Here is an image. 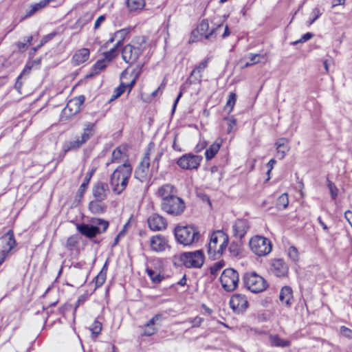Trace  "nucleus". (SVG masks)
I'll return each mask as SVG.
<instances>
[{
	"label": "nucleus",
	"mask_w": 352,
	"mask_h": 352,
	"mask_svg": "<svg viewBox=\"0 0 352 352\" xmlns=\"http://www.w3.org/2000/svg\"><path fill=\"white\" fill-rule=\"evenodd\" d=\"M132 166L128 162L118 166L110 176L109 184L115 195H120L126 188L132 174Z\"/></svg>",
	"instance_id": "obj_1"
},
{
	"label": "nucleus",
	"mask_w": 352,
	"mask_h": 352,
	"mask_svg": "<svg viewBox=\"0 0 352 352\" xmlns=\"http://www.w3.org/2000/svg\"><path fill=\"white\" fill-rule=\"evenodd\" d=\"M145 48L146 41L144 37L137 36L122 48L121 52L122 58L126 63L130 65L140 64L138 60Z\"/></svg>",
	"instance_id": "obj_2"
},
{
	"label": "nucleus",
	"mask_w": 352,
	"mask_h": 352,
	"mask_svg": "<svg viewBox=\"0 0 352 352\" xmlns=\"http://www.w3.org/2000/svg\"><path fill=\"white\" fill-rule=\"evenodd\" d=\"M228 236L221 230L214 232L211 236L208 247L210 257L216 258L221 256L228 245Z\"/></svg>",
	"instance_id": "obj_3"
},
{
	"label": "nucleus",
	"mask_w": 352,
	"mask_h": 352,
	"mask_svg": "<svg viewBox=\"0 0 352 352\" xmlns=\"http://www.w3.org/2000/svg\"><path fill=\"white\" fill-rule=\"evenodd\" d=\"M91 223V225L81 223L77 226L79 232L89 239L106 232L109 227V222L102 219H92Z\"/></svg>",
	"instance_id": "obj_4"
},
{
	"label": "nucleus",
	"mask_w": 352,
	"mask_h": 352,
	"mask_svg": "<svg viewBox=\"0 0 352 352\" xmlns=\"http://www.w3.org/2000/svg\"><path fill=\"white\" fill-rule=\"evenodd\" d=\"M160 206L164 212L174 217L181 215L186 209L184 201L177 194L161 202Z\"/></svg>",
	"instance_id": "obj_5"
},
{
	"label": "nucleus",
	"mask_w": 352,
	"mask_h": 352,
	"mask_svg": "<svg viewBox=\"0 0 352 352\" xmlns=\"http://www.w3.org/2000/svg\"><path fill=\"white\" fill-rule=\"evenodd\" d=\"M243 280L245 287L252 293L261 292L267 287L265 280L256 272L245 273Z\"/></svg>",
	"instance_id": "obj_6"
},
{
	"label": "nucleus",
	"mask_w": 352,
	"mask_h": 352,
	"mask_svg": "<svg viewBox=\"0 0 352 352\" xmlns=\"http://www.w3.org/2000/svg\"><path fill=\"white\" fill-rule=\"evenodd\" d=\"M175 235L177 241L184 245H188L198 241L199 232L192 226L177 227L175 230Z\"/></svg>",
	"instance_id": "obj_7"
},
{
	"label": "nucleus",
	"mask_w": 352,
	"mask_h": 352,
	"mask_svg": "<svg viewBox=\"0 0 352 352\" xmlns=\"http://www.w3.org/2000/svg\"><path fill=\"white\" fill-rule=\"evenodd\" d=\"M250 250L254 254L258 256H264L269 254L272 251V243L265 237L255 236L252 237L249 243Z\"/></svg>",
	"instance_id": "obj_8"
},
{
	"label": "nucleus",
	"mask_w": 352,
	"mask_h": 352,
	"mask_svg": "<svg viewBox=\"0 0 352 352\" xmlns=\"http://www.w3.org/2000/svg\"><path fill=\"white\" fill-rule=\"evenodd\" d=\"M220 282L225 291L229 292L234 291L239 282L238 272L232 268L224 270L220 276Z\"/></svg>",
	"instance_id": "obj_9"
},
{
	"label": "nucleus",
	"mask_w": 352,
	"mask_h": 352,
	"mask_svg": "<svg viewBox=\"0 0 352 352\" xmlns=\"http://www.w3.org/2000/svg\"><path fill=\"white\" fill-rule=\"evenodd\" d=\"M181 262L186 267H201L204 263V255L201 250L185 252L180 256Z\"/></svg>",
	"instance_id": "obj_10"
},
{
	"label": "nucleus",
	"mask_w": 352,
	"mask_h": 352,
	"mask_svg": "<svg viewBox=\"0 0 352 352\" xmlns=\"http://www.w3.org/2000/svg\"><path fill=\"white\" fill-rule=\"evenodd\" d=\"M85 102L84 96L75 97L67 103L66 107L63 109L61 113V119L67 120L71 119L74 116L76 115L80 111L81 105Z\"/></svg>",
	"instance_id": "obj_11"
},
{
	"label": "nucleus",
	"mask_w": 352,
	"mask_h": 352,
	"mask_svg": "<svg viewBox=\"0 0 352 352\" xmlns=\"http://www.w3.org/2000/svg\"><path fill=\"white\" fill-rule=\"evenodd\" d=\"M202 159L201 155L187 153L183 155L177 160V164L183 170L197 169Z\"/></svg>",
	"instance_id": "obj_12"
},
{
	"label": "nucleus",
	"mask_w": 352,
	"mask_h": 352,
	"mask_svg": "<svg viewBox=\"0 0 352 352\" xmlns=\"http://www.w3.org/2000/svg\"><path fill=\"white\" fill-rule=\"evenodd\" d=\"M222 28V23L218 24L215 28H213L210 31H209L208 21V20L204 19L201 21L196 30L194 31L192 34H194L195 32H197L201 36H204L206 39L212 40L216 38L219 31Z\"/></svg>",
	"instance_id": "obj_13"
},
{
	"label": "nucleus",
	"mask_w": 352,
	"mask_h": 352,
	"mask_svg": "<svg viewBox=\"0 0 352 352\" xmlns=\"http://www.w3.org/2000/svg\"><path fill=\"white\" fill-rule=\"evenodd\" d=\"M270 272L278 278H285L287 276L289 266L282 258H274L271 261Z\"/></svg>",
	"instance_id": "obj_14"
},
{
	"label": "nucleus",
	"mask_w": 352,
	"mask_h": 352,
	"mask_svg": "<svg viewBox=\"0 0 352 352\" xmlns=\"http://www.w3.org/2000/svg\"><path fill=\"white\" fill-rule=\"evenodd\" d=\"M232 309L236 314H243L248 307V301L245 295L236 294L233 295L229 302Z\"/></svg>",
	"instance_id": "obj_15"
},
{
	"label": "nucleus",
	"mask_w": 352,
	"mask_h": 352,
	"mask_svg": "<svg viewBox=\"0 0 352 352\" xmlns=\"http://www.w3.org/2000/svg\"><path fill=\"white\" fill-rule=\"evenodd\" d=\"M150 151L151 149L148 148L135 170V177L141 182H143L146 179L148 173V168L150 165Z\"/></svg>",
	"instance_id": "obj_16"
},
{
	"label": "nucleus",
	"mask_w": 352,
	"mask_h": 352,
	"mask_svg": "<svg viewBox=\"0 0 352 352\" xmlns=\"http://www.w3.org/2000/svg\"><path fill=\"white\" fill-rule=\"evenodd\" d=\"M110 192L111 191L109 184L106 182L98 181L93 186V196L98 201L105 200L109 195Z\"/></svg>",
	"instance_id": "obj_17"
},
{
	"label": "nucleus",
	"mask_w": 352,
	"mask_h": 352,
	"mask_svg": "<svg viewBox=\"0 0 352 352\" xmlns=\"http://www.w3.org/2000/svg\"><path fill=\"white\" fill-rule=\"evenodd\" d=\"M168 239L162 234H156L150 239V248L153 252H162L169 248Z\"/></svg>",
	"instance_id": "obj_18"
},
{
	"label": "nucleus",
	"mask_w": 352,
	"mask_h": 352,
	"mask_svg": "<svg viewBox=\"0 0 352 352\" xmlns=\"http://www.w3.org/2000/svg\"><path fill=\"white\" fill-rule=\"evenodd\" d=\"M149 228L153 231H162L166 228V219L158 214H152L147 219Z\"/></svg>",
	"instance_id": "obj_19"
},
{
	"label": "nucleus",
	"mask_w": 352,
	"mask_h": 352,
	"mask_svg": "<svg viewBox=\"0 0 352 352\" xmlns=\"http://www.w3.org/2000/svg\"><path fill=\"white\" fill-rule=\"evenodd\" d=\"M249 229V223L247 219H239L232 226V234L236 239H241Z\"/></svg>",
	"instance_id": "obj_20"
},
{
	"label": "nucleus",
	"mask_w": 352,
	"mask_h": 352,
	"mask_svg": "<svg viewBox=\"0 0 352 352\" xmlns=\"http://www.w3.org/2000/svg\"><path fill=\"white\" fill-rule=\"evenodd\" d=\"M1 239L4 243L1 252L9 255L11 250L16 245L14 232L12 230H9L5 234L3 235Z\"/></svg>",
	"instance_id": "obj_21"
},
{
	"label": "nucleus",
	"mask_w": 352,
	"mask_h": 352,
	"mask_svg": "<svg viewBox=\"0 0 352 352\" xmlns=\"http://www.w3.org/2000/svg\"><path fill=\"white\" fill-rule=\"evenodd\" d=\"M177 192V189L173 185L166 184L157 189V195L161 198V202H163L169 197L175 195Z\"/></svg>",
	"instance_id": "obj_22"
},
{
	"label": "nucleus",
	"mask_w": 352,
	"mask_h": 352,
	"mask_svg": "<svg viewBox=\"0 0 352 352\" xmlns=\"http://www.w3.org/2000/svg\"><path fill=\"white\" fill-rule=\"evenodd\" d=\"M96 131V125L94 122H86L82 125V131L78 138L85 144L91 138H92Z\"/></svg>",
	"instance_id": "obj_23"
},
{
	"label": "nucleus",
	"mask_w": 352,
	"mask_h": 352,
	"mask_svg": "<svg viewBox=\"0 0 352 352\" xmlns=\"http://www.w3.org/2000/svg\"><path fill=\"white\" fill-rule=\"evenodd\" d=\"M209 58H206L201 62L191 72L190 76V82L196 83L201 80V72L208 67Z\"/></svg>",
	"instance_id": "obj_24"
},
{
	"label": "nucleus",
	"mask_w": 352,
	"mask_h": 352,
	"mask_svg": "<svg viewBox=\"0 0 352 352\" xmlns=\"http://www.w3.org/2000/svg\"><path fill=\"white\" fill-rule=\"evenodd\" d=\"M89 58V50L87 48H82L75 52L72 57L73 63L79 65L86 62Z\"/></svg>",
	"instance_id": "obj_25"
},
{
	"label": "nucleus",
	"mask_w": 352,
	"mask_h": 352,
	"mask_svg": "<svg viewBox=\"0 0 352 352\" xmlns=\"http://www.w3.org/2000/svg\"><path fill=\"white\" fill-rule=\"evenodd\" d=\"M222 144V140L221 139H217L215 140V142L212 144L208 148L206 149L205 152V156L206 160H212L215 155L218 153L219 151Z\"/></svg>",
	"instance_id": "obj_26"
},
{
	"label": "nucleus",
	"mask_w": 352,
	"mask_h": 352,
	"mask_svg": "<svg viewBox=\"0 0 352 352\" xmlns=\"http://www.w3.org/2000/svg\"><path fill=\"white\" fill-rule=\"evenodd\" d=\"M270 342L272 346L285 348L291 344V341L288 339L280 338L278 335H270Z\"/></svg>",
	"instance_id": "obj_27"
},
{
	"label": "nucleus",
	"mask_w": 352,
	"mask_h": 352,
	"mask_svg": "<svg viewBox=\"0 0 352 352\" xmlns=\"http://www.w3.org/2000/svg\"><path fill=\"white\" fill-rule=\"evenodd\" d=\"M54 1V0H41L38 3H35L30 6V10L27 11L25 17H29L34 13L40 11L45 8L50 3Z\"/></svg>",
	"instance_id": "obj_28"
},
{
	"label": "nucleus",
	"mask_w": 352,
	"mask_h": 352,
	"mask_svg": "<svg viewBox=\"0 0 352 352\" xmlns=\"http://www.w3.org/2000/svg\"><path fill=\"white\" fill-rule=\"evenodd\" d=\"M288 140L285 138H281L277 140L275 145L276 146L277 157L279 159H283L286 153L289 151V147L286 145Z\"/></svg>",
	"instance_id": "obj_29"
},
{
	"label": "nucleus",
	"mask_w": 352,
	"mask_h": 352,
	"mask_svg": "<svg viewBox=\"0 0 352 352\" xmlns=\"http://www.w3.org/2000/svg\"><path fill=\"white\" fill-rule=\"evenodd\" d=\"M292 297V290L291 287L285 286L281 289L279 299L283 304H285L286 305H290Z\"/></svg>",
	"instance_id": "obj_30"
},
{
	"label": "nucleus",
	"mask_w": 352,
	"mask_h": 352,
	"mask_svg": "<svg viewBox=\"0 0 352 352\" xmlns=\"http://www.w3.org/2000/svg\"><path fill=\"white\" fill-rule=\"evenodd\" d=\"M85 144L81 142V140L76 137V138L72 141H67L64 143L63 146V150L65 153H67L69 151H76L80 148Z\"/></svg>",
	"instance_id": "obj_31"
},
{
	"label": "nucleus",
	"mask_w": 352,
	"mask_h": 352,
	"mask_svg": "<svg viewBox=\"0 0 352 352\" xmlns=\"http://www.w3.org/2000/svg\"><path fill=\"white\" fill-rule=\"evenodd\" d=\"M129 31L128 29H122L118 31H117L113 36H111L109 41H107V43H111L113 41H116V45H120L122 41L124 40V38L128 35Z\"/></svg>",
	"instance_id": "obj_32"
},
{
	"label": "nucleus",
	"mask_w": 352,
	"mask_h": 352,
	"mask_svg": "<svg viewBox=\"0 0 352 352\" xmlns=\"http://www.w3.org/2000/svg\"><path fill=\"white\" fill-rule=\"evenodd\" d=\"M142 66H143L142 64H138L135 66V67L133 69V71L131 72V75L133 76L132 80H131V82L129 83H125L126 89L128 88L129 92H130L131 91V89H133V87L135 83L136 80L139 77V76L141 73V71H142Z\"/></svg>",
	"instance_id": "obj_33"
},
{
	"label": "nucleus",
	"mask_w": 352,
	"mask_h": 352,
	"mask_svg": "<svg viewBox=\"0 0 352 352\" xmlns=\"http://www.w3.org/2000/svg\"><path fill=\"white\" fill-rule=\"evenodd\" d=\"M146 272L153 283H160L164 279V276L148 267H146Z\"/></svg>",
	"instance_id": "obj_34"
},
{
	"label": "nucleus",
	"mask_w": 352,
	"mask_h": 352,
	"mask_svg": "<svg viewBox=\"0 0 352 352\" xmlns=\"http://www.w3.org/2000/svg\"><path fill=\"white\" fill-rule=\"evenodd\" d=\"M126 5L130 11L141 10L145 6V0H127Z\"/></svg>",
	"instance_id": "obj_35"
},
{
	"label": "nucleus",
	"mask_w": 352,
	"mask_h": 352,
	"mask_svg": "<svg viewBox=\"0 0 352 352\" xmlns=\"http://www.w3.org/2000/svg\"><path fill=\"white\" fill-rule=\"evenodd\" d=\"M94 170H93L91 171L88 172L86 174V176L85 177V178L83 179V182L81 184V185L80 186V188L78 189V194H79L80 197H82L83 195V194L85 193V192L87 190V187L89 184V182L91 180V178L94 174Z\"/></svg>",
	"instance_id": "obj_36"
},
{
	"label": "nucleus",
	"mask_w": 352,
	"mask_h": 352,
	"mask_svg": "<svg viewBox=\"0 0 352 352\" xmlns=\"http://www.w3.org/2000/svg\"><path fill=\"white\" fill-rule=\"evenodd\" d=\"M248 58L250 59V60L244 64L243 68H246L260 63L261 61V59L264 58V56L260 54H250L248 55Z\"/></svg>",
	"instance_id": "obj_37"
},
{
	"label": "nucleus",
	"mask_w": 352,
	"mask_h": 352,
	"mask_svg": "<svg viewBox=\"0 0 352 352\" xmlns=\"http://www.w3.org/2000/svg\"><path fill=\"white\" fill-rule=\"evenodd\" d=\"M101 201H91L89 204V209L94 214H101L104 211V207L100 204Z\"/></svg>",
	"instance_id": "obj_38"
},
{
	"label": "nucleus",
	"mask_w": 352,
	"mask_h": 352,
	"mask_svg": "<svg viewBox=\"0 0 352 352\" xmlns=\"http://www.w3.org/2000/svg\"><path fill=\"white\" fill-rule=\"evenodd\" d=\"M107 63H108L104 58L98 60L93 66L92 71L89 74V76H93L96 74H98L101 70L104 69L107 66Z\"/></svg>",
	"instance_id": "obj_39"
},
{
	"label": "nucleus",
	"mask_w": 352,
	"mask_h": 352,
	"mask_svg": "<svg viewBox=\"0 0 352 352\" xmlns=\"http://www.w3.org/2000/svg\"><path fill=\"white\" fill-rule=\"evenodd\" d=\"M107 277V263L104 264L100 273L95 278L96 286L97 287L102 286L105 282Z\"/></svg>",
	"instance_id": "obj_40"
},
{
	"label": "nucleus",
	"mask_w": 352,
	"mask_h": 352,
	"mask_svg": "<svg viewBox=\"0 0 352 352\" xmlns=\"http://www.w3.org/2000/svg\"><path fill=\"white\" fill-rule=\"evenodd\" d=\"M289 204V198L287 193H283L278 197L276 201V207L279 210L285 209Z\"/></svg>",
	"instance_id": "obj_41"
},
{
	"label": "nucleus",
	"mask_w": 352,
	"mask_h": 352,
	"mask_svg": "<svg viewBox=\"0 0 352 352\" xmlns=\"http://www.w3.org/2000/svg\"><path fill=\"white\" fill-rule=\"evenodd\" d=\"M229 252L232 256H237L241 252V245L239 242L233 241L230 244Z\"/></svg>",
	"instance_id": "obj_42"
},
{
	"label": "nucleus",
	"mask_w": 352,
	"mask_h": 352,
	"mask_svg": "<svg viewBox=\"0 0 352 352\" xmlns=\"http://www.w3.org/2000/svg\"><path fill=\"white\" fill-rule=\"evenodd\" d=\"M123 153L120 147H117L112 152L111 163H120L122 161Z\"/></svg>",
	"instance_id": "obj_43"
},
{
	"label": "nucleus",
	"mask_w": 352,
	"mask_h": 352,
	"mask_svg": "<svg viewBox=\"0 0 352 352\" xmlns=\"http://www.w3.org/2000/svg\"><path fill=\"white\" fill-rule=\"evenodd\" d=\"M78 243V236L77 235H72L67 239L65 248L69 250H72L77 245Z\"/></svg>",
	"instance_id": "obj_44"
},
{
	"label": "nucleus",
	"mask_w": 352,
	"mask_h": 352,
	"mask_svg": "<svg viewBox=\"0 0 352 352\" xmlns=\"http://www.w3.org/2000/svg\"><path fill=\"white\" fill-rule=\"evenodd\" d=\"M119 45H115L113 48H111L109 51L104 52V58L109 63L111 60H113L118 55L117 48Z\"/></svg>",
	"instance_id": "obj_45"
},
{
	"label": "nucleus",
	"mask_w": 352,
	"mask_h": 352,
	"mask_svg": "<svg viewBox=\"0 0 352 352\" xmlns=\"http://www.w3.org/2000/svg\"><path fill=\"white\" fill-rule=\"evenodd\" d=\"M32 40V36H27L23 38V41H19L16 43L17 47L20 51H25L30 45Z\"/></svg>",
	"instance_id": "obj_46"
},
{
	"label": "nucleus",
	"mask_w": 352,
	"mask_h": 352,
	"mask_svg": "<svg viewBox=\"0 0 352 352\" xmlns=\"http://www.w3.org/2000/svg\"><path fill=\"white\" fill-rule=\"evenodd\" d=\"M288 256L294 261L297 262L299 260V252L294 246H290L287 250Z\"/></svg>",
	"instance_id": "obj_47"
},
{
	"label": "nucleus",
	"mask_w": 352,
	"mask_h": 352,
	"mask_svg": "<svg viewBox=\"0 0 352 352\" xmlns=\"http://www.w3.org/2000/svg\"><path fill=\"white\" fill-rule=\"evenodd\" d=\"M310 15L312 18L307 21L309 25L313 24L322 15V12L320 8L316 7L312 10Z\"/></svg>",
	"instance_id": "obj_48"
},
{
	"label": "nucleus",
	"mask_w": 352,
	"mask_h": 352,
	"mask_svg": "<svg viewBox=\"0 0 352 352\" xmlns=\"http://www.w3.org/2000/svg\"><path fill=\"white\" fill-rule=\"evenodd\" d=\"M126 91V86L124 82H121L120 85L115 89L113 94L111 96V100L119 98Z\"/></svg>",
	"instance_id": "obj_49"
},
{
	"label": "nucleus",
	"mask_w": 352,
	"mask_h": 352,
	"mask_svg": "<svg viewBox=\"0 0 352 352\" xmlns=\"http://www.w3.org/2000/svg\"><path fill=\"white\" fill-rule=\"evenodd\" d=\"M225 120L226 121V123L228 125V127L226 129L227 133H230L231 132L233 131L234 127L236 124V120L233 116H230V117L226 118Z\"/></svg>",
	"instance_id": "obj_50"
},
{
	"label": "nucleus",
	"mask_w": 352,
	"mask_h": 352,
	"mask_svg": "<svg viewBox=\"0 0 352 352\" xmlns=\"http://www.w3.org/2000/svg\"><path fill=\"white\" fill-rule=\"evenodd\" d=\"M236 101V94L235 93H230L228 100L226 102V107H230L229 112H231L234 107Z\"/></svg>",
	"instance_id": "obj_51"
},
{
	"label": "nucleus",
	"mask_w": 352,
	"mask_h": 352,
	"mask_svg": "<svg viewBox=\"0 0 352 352\" xmlns=\"http://www.w3.org/2000/svg\"><path fill=\"white\" fill-rule=\"evenodd\" d=\"M162 314H157V315L154 316L151 320H149L147 322L146 326L148 327H151L152 326H154V325L158 326V325H160V324L162 321Z\"/></svg>",
	"instance_id": "obj_52"
},
{
	"label": "nucleus",
	"mask_w": 352,
	"mask_h": 352,
	"mask_svg": "<svg viewBox=\"0 0 352 352\" xmlns=\"http://www.w3.org/2000/svg\"><path fill=\"white\" fill-rule=\"evenodd\" d=\"M327 186L330 190L331 196L333 199H335L338 196V189L336 187V186L331 182L330 180L327 179Z\"/></svg>",
	"instance_id": "obj_53"
},
{
	"label": "nucleus",
	"mask_w": 352,
	"mask_h": 352,
	"mask_svg": "<svg viewBox=\"0 0 352 352\" xmlns=\"http://www.w3.org/2000/svg\"><path fill=\"white\" fill-rule=\"evenodd\" d=\"M224 266V263L222 261H218L213 264L210 267V273L215 275L222 267Z\"/></svg>",
	"instance_id": "obj_54"
},
{
	"label": "nucleus",
	"mask_w": 352,
	"mask_h": 352,
	"mask_svg": "<svg viewBox=\"0 0 352 352\" xmlns=\"http://www.w3.org/2000/svg\"><path fill=\"white\" fill-rule=\"evenodd\" d=\"M314 36V34L311 32H307L303 36H301V38L299 40L296 41L294 42V45H296L300 43H305L307 41L311 39Z\"/></svg>",
	"instance_id": "obj_55"
},
{
	"label": "nucleus",
	"mask_w": 352,
	"mask_h": 352,
	"mask_svg": "<svg viewBox=\"0 0 352 352\" xmlns=\"http://www.w3.org/2000/svg\"><path fill=\"white\" fill-rule=\"evenodd\" d=\"M56 35V33H50L45 36H44L42 39L41 40L40 44L38 45V47H42L43 45H45L46 43H47L49 41L52 40L54 36Z\"/></svg>",
	"instance_id": "obj_56"
},
{
	"label": "nucleus",
	"mask_w": 352,
	"mask_h": 352,
	"mask_svg": "<svg viewBox=\"0 0 352 352\" xmlns=\"http://www.w3.org/2000/svg\"><path fill=\"white\" fill-rule=\"evenodd\" d=\"M23 78L22 77V76H19L18 78H16V82L14 85V88L19 93H21V87L23 85Z\"/></svg>",
	"instance_id": "obj_57"
},
{
	"label": "nucleus",
	"mask_w": 352,
	"mask_h": 352,
	"mask_svg": "<svg viewBox=\"0 0 352 352\" xmlns=\"http://www.w3.org/2000/svg\"><path fill=\"white\" fill-rule=\"evenodd\" d=\"M105 19L106 18L104 15L100 16L95 21L94 29H98L100 27L101 24L105 21Z\"/></svg>",
	"instance_id": "obj_58"
},
{
	"label": "nucleus",
	"mask_w": 352,
	"mask_h": 352,
	"mask_svg": "<svg viewBox=\"0 0 352 352\" xmlns=\"http://www.w3.org/2000/svg\"><path fill=\"white\" fill-rule=\"evenodd\" d=\"M163 155V151H159L157 155H155V158L153 159V166H156V168H158V166H159V161L161 159L162 156Z\"/></svg>",
	"instance_id": "obj_59"
},
{
	"label": "nucleus",
	"mask_w": 352,
	"mask_h": 352,
	"mask_svg": "<svg viewBox=\"0 0 352 352\" xmlns=\"http://www.w3.org/2000/svg\"><path fill=\"white\" fill-rule=\"evenodd\" d=\"M85 299H86V297L85 296H80L78 298V300L76 302V305L74 307V312L76 311L78 307H80L81 305H82L84 303V302L85 301Z\"/></svg>",
	"instance_id": "obj_60"
},
{
	"label": "nucleus",
	"mask_w": 352,
	"mask_h": 352,
	"mask_svg": "<svg viewBox=\"0 0 352 352\" xmlns=\"http://www.w3.org/2000/svg\"><path fill=\"white\" fill-rule=\"evenodd\" d=\"M102 323L98 320H96L93 324V327L90 330H102Z\"/></svg>",
	"instance_id": "obj_61"
},
{
	"label": "nucleus",
	"mask_w": 352,
	"mask_h": 352,
	"mask_svg": "<svg viewBox=\"0 0 352 352\" xmlns=\"http://www.w3.org/2000/svg\"><path fill=\"white\" fill-rule=\"evenodd\" d=\"M31 69V66H25L19 76H22V77L24 78L25 76H28L30 74Z\"/></svg>",
	"instance_id": "obj_62"
},
{
	"label": "nucleus",
	"mask_w": 352,
	"mask_h": 352,
	"mask_svg": "<svg viewBox=\"0 0 352 352\" xmlns=\"http://www.w3.org/2000/svg\"><path fill=\"white\" fill-rule=\"evenodd\" d=\"M345 218L349 221V224L352 227V212L350 210H347L344 213Z\"/></svg>",
	"instance_id": "obj_63"
},
{
	"label": "nucleus",
	"mask_w": 352,
	"mask_h": 352,
	"mask_svg": "<svg viewBox=\"0 0 352 352\" xmlns=\"http://www.w3.org/2000/svg\"><path fill=\"white\" fill-rule=\"evenodd\" d=\"M344 3L345 0H332V7L334 8L340 5H344Z\"/></svg>",
	"instance_id": "obj_64"
}]
</instances>
